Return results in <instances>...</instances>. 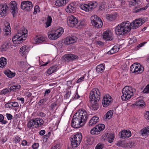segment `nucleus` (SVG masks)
I'll return each instance as SVG.
<instances>
[{
	"instance_id": "nucleus-1",
	"label": "nucleus",
	"mask_w": 149,
	"mask_h": 149,
	"mask_svg": "<svg viewBox=\"0 0 149 149\" xmlns=\"http://www.w3.org/2000/svg\"><path fill=\"white\" fill-rule=\"evenodd\" d=\"M86 111L83 109H80L78 112L73 116L71 121L72 126L74 128H79L84 125L88 118Z\"/></svg>"
},
{
	"instance_id": "nucleus-2",
	"label": "nucleus",
	"mask_w": 149,
	"mask_h": 149,
	"mask_svg": "<svg viewBox=\"0 0 149 149\" xmlns=\"http://www.w3.org/2000/svg\"><path fill=\"white\" fill-rule=\"evenodd\" d=\"M130 22L126 21L121 23L116 26L115 29L116 33L118 36H124L131 30Z\"/></svg>"
},
{
	"instance_id": "nucleus-3",
	"label": "nucleus",
	"mask_w": 149,
	"mask_h": 149,
	"mask_svg": "<svg viewBox=\"0 0 149 149\" xmlns=\"http://www.w3.org/2000/svg\"><path fill=\"white\" fill-rule=\"evenodd\" d=\"M27 31L26 30H22V31H19L18 33L15 35L12 38L13 43L15 44H19L22 42L24 40L27 36Z\"/></svg>"
},
{
	"instance_id": "nucleus-4",
	"label": "nucleus",
	"mask_w": 149,
	"mask_h": 149,
	"mask_svg": "<svg viewBox=\"0 0 149 149\" xmlns=\"http://www.w3.org/2000/svg\"><path fill=\"white\" fill-rule=\"evenodd\" d=\"M135 91V89H132L131 88L128 86H126L123 89L122 93L123 95L121 97L122 100H127L133 95V91Z\"/></svg>"
},
{
	"instance_id": "nucleus-5",
	"label": "nucleus",
	"mask_w": 149,
	"mask_h": 149,
	"mask_svg": "<svg viewBox=\"0 0 149 149\" xmlns=\"http://www.w3.org/2000/svg\"><path fill=\"white\" fill-rule=\"evenodd\" d=\"M100 93L97 88L93 89L90 94L89 98L91 102H99L100 99Z\"/></svg>"
},
{
	"instance_id": "nucleus-6",
	"label": "nucleus",
	"mask_w": 149,
	"mask_h": 149,
	"mask_svg": "<svg viewBox=\"0 0 149 149\" xmlns=\"http://www.w3.org/2000/svg\"><path fill=\"white\" fill-rule=\"evenodd\" d=\"M143 67L138 63H134L130 67V71L132 73L137 74L142 73L144 70Z\"/></svg>"
},
{
	"instance_id": "nucleus-7",
	"label": "nucleus",
	"mask_w": 149,
	"mask_h": 149,
	"mask_svg": "<svg viewBox=\"0 0 149 149\" xmlns=\"http://www.w3.org/2000/svg\"><path fill=\"white\" fill-rule=\"evenodd\" d=\"M97 3L95 1H91L88 4H84L80 6L81 8L86 12H88L96 7L97 5Z\"/></svg>"
},
{
	"instance_id": "nucleus-8",
	"label": "nucleus",
	"mask_w": 149,
	"mask_h": 149,
	"mask_svg": "<svg viewBox=\"0 0 149 149\" xmlns=\"http://www.w3.org/2000/svg\"><path fill=\"white\" fill-rule=\"evenodd\" d=\"M146 20L145 18H139L134 20L131 23H130L131 29H136L144 23Z\"/></svg>"
},
{
	"instance_id": "nucleus-9",
	"label": "nucleus",
	"mask_w": 149,
	"mask_h": 149,
	"mask_svg": "<svg viewBox=\"0 0 149 149\" xmlns=\"http://www.w3.org/2000/svg\"><path fill=\"white\" fill-rule=\"evenodd\" d=\"M104 128L105 125L104 124H98L91 130V133L93 134L98 135L100 134Z\"/></svg>"
},
{
	"instance_id": "nucleus-10",
	"label": "nucleus",
	"mask_w": 149,
	"mask_h": 149,
	"mask_svg": "<svg viewBox=\"0 0 149 149\" xmlns=\"http://www.w3.org/2000/svg\"><path fill=\"white\" fill-rule=\"evenodd\" d=\"M78 19L77 17L73 15L68 17L67 19V23L70 27H73L78 24Z\"/></svg>"
},
{
	"instance_id": "nucleus-11",
	"label": "nucleus",
	"mask_w": 149,
	"mask_h": 149,
	"mask_svg": "<svg viewBox=\"0 0 149 149\" xmlns=\"http://www.w3.org/2000/svg\"><path fill=\"white\" fill-rule=\"evenodd\" d=\"M33 7L32 2L28 1H22L21 4V9L28 12L31 11Z\"/></svg>"
},
{
	"instance_id": "nucleus-12",
	"label": "nucleus",
	"mask_w": 149,
	"mask_h": 149,
	"mask_svg": "<svg viewBox=\"0 0 149 149\" xmlns=\"http://www.w3.org/2000/svg\"><path fill=\"white\" fill-rule=\"evenodd\" d=\"M77 39V38L75 36H68L63 39L62 42L65 45H69L75 42Z\"/></svg>"
},
{
	"instance_id": "nucleus-13",
	"label": "nucleus",
	"mask_w": 149,
	"mask_h": 149,
	"mask_svg": "<svg viewBox=\"0 0 149 149\" xmlns=\"http://www.w3.org/2000/svg\"><path fill=\"white\" fill-rule=\"evenodd\" d=\"M78 59V57L74 54H67L64 55L62 58L63 61L68 62L70 60H76Z\"/></svg>"
},
{
	"instance_id": "nucleus-14",
	"label": "nucleus",
	"mask_w": 149,
	"mask_h": 149,
	"mask_svg": "<svg viewBox=\"0 0 149 149\" xmlns=\"http://www.w3.org/2000/svg\"><path fill=\"white\" fill-rule=\"evenodd\" d=\"M112 99L109 95L104 96L102 100V104L104 107H107L111 103Z\"/></svg>"
},
{
	"instance_id": "nucleus-15",
	"label": "nucleus",
	"mask_w": 149,
	"mask_h": 149,
	"mask_svg": "<svg viewBox=\"0 0 149 149\" xmlns=\"http://www.w3.org/2000/svg\"><path fill=\"white\" fill-rule=\"evenodd\" d=\"M17 3L15 1H11L9 4V8L11 10V12L12 13L13 17L15 16L17 12Z\"/></svg>"
},
{
	"instance_id": "nucleus-16",
	"label": "nucleus",
	"mask_w": 149,
	"mask_h": 149,
	"mask_svg": "<svg viewBox=\"0 0 149 149\" xmlns=\"http://www.w3.org/2000/svg\"><path fill=\"white\" fill-rule=\"evenodd\" d=\"M119 136L120 138L123 139L128 138L131 136V133L129 130H125L120 132Z\"/></svg>"
},
{
	"instance_id": "nucleus-17",
	"label": "nucleus",
	"mask_w": 149,
	"mask_h": 149,
	"mask_svg": "<svg viewBox=\"0 0 149 149\" xmlns=\"http://www.w3.org/2000/svg\"><path fill=\"white\" fill-rule=\"evenodd\" d=\"M1 8L0 9V15L1 16H5L6 15L8 9L9 7L5 3L1 4Z\"/></svg>"
},
{
	"instance_id": "nucleus-18",
	"label": "nucleus",
	"mask_w": 149,
	"mask_h": 149,
	"mask_svg": "<svg viewBox=\"0 0 149 149\" xmlns=\"http://www.w3.org/2000/svg\"><path fill=\"white\" fill-rule=\"evenodd\" d=\"M76 8L74 4L71 3L69 4L65 9L66 12L69 13H74L76 11Z\"/></svg>"
},
{
	"instance_id": "nucleus-19",
	"label": "nucleus",
	"mask_w": 149,
	"mask_h": 149,
	"mask_svg": "<svg viewBox=\"0 0 149 149\" xmlns=\"http://www.w3.org/2000/svg\"><path fill=\"white\" fill-rule=\"evenodd\" d=\"M103 38L105 40L107 41L112 40V38L111 33L107 31L104 32L103 33Z\"/></svg>"
},
{
	"instance_id": "nucleus-20",
	"label": "nucleus",
	"mask_w": 149,
	"mask_h": 149,
	"mask_svg": "<svg viewBox=\"0 0 149 149\" xmlns=\"http://www.w3.org/2000/svg\"><path fill=\"white\" fill-rule=\"evenodd\" d=\"M117 17V13H113L108 14L106 15V18L111 21L114 20Z\"/></svg>"
},
{
	"instance_id": "nucleus-21",
	"label": "nucleus",
	"mask_w": 149,
	"mask_h": 149,
	"mask_svg": "<svg viewBox=\"0 0 149 149\" xmlns=\"http://www.w3.org/2000/svg\"><path fill=\"white\" fill-rule=\"evenodd\" d=\"M58 34H57L56 31L50 32L48 34V37L50 39L54 40L57 39L59 37Z\"/></svg>"
},
{
	"instance_id": "nucleus-22",
	"label": "nucleus",
	"mask_w": 149,
	"mask_h": 149,
	"mask_svg": "<svg viewBox=\"0 0 149 149\" xmlns=\"http://www.w3.org/2000/svg\"><path fill=\"white\" fill-rule=\"evenodd\" d=\"M99 121L98 117L96 116L93 117L90 120L89 124L90 125L93 126Z\"/></svg>"
},
{
	"instance_id": "nucleus-23",
	"label": "nucleus",
	"mask_w": 149,
	"mask_h": 149,
	"mask_svg": "<svg viewBox=\"0 0 149 149\" xmlns=\"http://www.w3.org/2000/svg\"><path fill=\"white\" fill-rule=\"evenodd\" d=\"M58 69V66L57 65H55L51 67L49 69H48L47 72L49 75H50L53 73L56 72Z\"/></svg>"
},
{
	"instance_id": "nucleus-24",
	"label": "nucleus",
	"mask_w": 149,
	"mask_h": 149,
	"mask_svg": "<svg viewBox=\"0 0 149 149\" xmlns=\"http://www.w3.org/2000/svg\"><path fill=\"white\" fill-rule=\"evenodd\" d=\"M35 120V127H39L42 125L44 121L42 119L40 118H35L34 119Z\"/></svg>"
},
{
	"instance_id": "nucleus-25",
	"label": "nucleus",
	"mask_w": 149,
	"mask_h": 149,
	"mask_svg": "<svg viewBox=\"0 0 149 149\" xmlns=\"http://www.w3.org/2000/svg\"><path fill=\"white\" fill-rule=\"evenodd\" d=\"M101 20V19L97 15H93L91 17V21L92 24L95 25V24L96 22H98L99 23H101L99 21Z\"/></svg>"
},
{
	"instance_id": "nucleus-26",
	"label": "nucleus",
	"mask_w": 149,
	"mask_h": 149,
	"mask_svg": "<svg viewBox=\"0 0 149 149\" xmlns=\"http://www.w3.org/2000/svg\"><path fill=\"white\" fill-rule=\"evenodd\" d=\"M28 47L25 45L22 46L20 49V53L23 56H25L28 53Z\"/></svg>"
},
{
	"instance_id": "nucleus-27",
	"label": "nucleus",
	"mask_w": 149,
	"mask_h": 149,
	"mask_svg": "<svg viewBox=\"0 0 149 149\" xmlns=\"http://www.w3.org/2000/svg\"><path fill=\"white\" fill-rule=\"evenodd\" d=\"M68 2V0H57L55 2V5L58 6H62Z\"/></svg>"
},
{
	"instance_id": "nucleus-28",
	"label": "nucleus",
	"mask_w": 149,
	"mask_h": 149,
	"mask_svg": "<svg viewBox=\"0 0 149 149\" xmlns=\"http://www.w3.org/2000/svg\"><path fill=\"white\" fill-rule=\"evenodd\" d=\"M72 137L74 138V139H76L78 142V143L80 144L82 139L81 133L79 132Z\"/></svg>"
},
{
	"instance_id": "nucleus-29",
	"label": "nucleus",
	"mask_w": 149,
	"mask_h": 149,
	"mask_svg": "<svg viewBox=\"0 0 149 149\" xmlns=\"http://www.w3.org/2000/svg\"><path fill=\"white\" fill-rule=\"evenodd\" d=\"M98 102H91L92 104L91 109L94 111H96L99 107V104L98 103Z\"/></svg>"
},
{
	"instance_id": "nucleus-30",
	"label": "nucleus",
	"mask_w": 149,
	"mask_h": 149,
	"mask_svg": "<svg viewBox=\"0 0 149 149\" xmlns=\"http://www.w3.org/2000/svg\"><path fill=\"white\" fill-rule=\"evenodd\" d=\"M119 49L116 45L114 46L110 50V51L108 52L107 54H113L118 52Z\"/></svg>"
},
{
	"instance_id": "nucleus-31",
	"label": "nucleus",
	"mask_w": 149,
	"mask_h": 149,
	"mask_svg": "<svg viewBox=\"0 0 149 149\" xmlns=\"http://www.w3.org/2000/svg\"><path fill=\"white\" fill-rule=\"evenodd\" d=\"M70 140L71 146L73 148L77 147L80 144L76 139H74L72 137H71Z\"/></svg>"
},
{
	"instance_id": "nucleus-32",
	"label": "nucleus",
	"mask_w": 149,
	"mask_h": 149,
	"mask_svg": "<svg viewBox=\"0 0 149 149\" xmlns=\"http://www.w3.org/2000/svg\"><path fill=\"white\" fill-rule=\"evenodd\" d=\"M135 105L140 107H145L146 104L144 101L142 100L139 99L135 103Z\"/></svg>"
},
{
	"instance_id": "nucleus-33",
	"label": "nucleus",
	"mask_w": 149,
	"mask_h": 149,
	"mask_svg": "<svg viewBox=\"0 0 149 149\" xmlns=\"http://www.w3.org/2000/svg\"><path fill=\"white\" fill-rule=\"evenodd\" d=\"M10 44V42L8 41L5 42L4 44L1 46L2 50L6 51L9 48Z\"/></svg>"
},
{
	"instance_id": "nucleus-34",
	"label": "nucleus",
	"mask_w": 149,
	"mask_h": 149,
	"mask_svg": "<svg viewBox=\"0 0 149 149\" xmlns=\"http://www.w3.org/2000/svg\"><path fill=\"white\" fill-rule=\"evenodd\" d=\"M104 67L103 64H101L97 65L96 68V71L98 73H102L104 70Z\"/></svg>"
},
{
	"instance_id": "nucleus-35",
	"label": "nucleus",
	"mask_w": 149,
	"mask_h": 149,
	"mask_svg": "<svg viewBox=\"0 0 149 149\" xmlns=\"http://www.w3.org/2000/svg\"><path fill=\"white\" fill-rule=\"evenodd\" d=\"M113 110H110L109 111L104 115V118L106 119L111 118L113 116Z\"/></svg>"
},
{
	"instance_id": "nucleus-36",
	"label": "nucleus",
	"mask_w": 149,
	"mask_h": 149,
	"mask_svg": "<svg viewBox=\"0 0 149 149\" xmlns=\"http://www.w3.org/2000/svg\"><path fill=\"white\" fill-rule=\"evenodd\" d=\"M107 140L108 142L109 143H111L112 142L114 139V135L113 134H108L107 136Z\"/></svg>"
},
{
	"instance_id": "nucleus-37",
	"label": "nucleus",
	"mask_w": 149,
	"mask_h": 149,
	"mask_svg": "<svg viewBox=\"0 0 149 149\" xmlns=\"http://www.w3.org/2000/svg\"><path fill=\"white\" fill-rule=\"evenodd\" d=\"M4 73L9 78L13 77L15 76V73H13L10 70H5Z\"/></svg>"
},
{
	"instance_id": "nucleus-38",
	"label": "nucleus",
	"mask_w": 149,
	"mask_h": 149,
	"mask_svg": "<svg viewBox=\"0 0 149 149\" xmlns=\"http://www.w3.org/2000/svg\"><path fill=\"white\" fill-rule=\"evenodd\" d=\"M128 2L130 6H133L136 4H139L140 3L139 0H128Z\"/></svg>"
},
{
	"instance_id": "nucleus-39",
	"label": "nucleus",
	"mask_w": 149,
	"mask_h": 149,
	"mask_svg": "<svg viewBox=\"0 0 149 149\" xmlns=\"http://www.w3.org/2000/svg\"><path fill=\"white\" fill-rule=\"evenodd\" d=\"M6 59L4 57H1L0 59V67H4L7 64Z\"/></svg>"
},
{
	"instance_id": "nucleus-40",
	"label": "nucleus",
	"mask_w": 149,
	"mask_h": 149,
	"mask_svg": "<svg viewBox=\"0 0 149 149\" xmlns=\"http://www.w3.org/2000/svg\"><path fill=\"white\" fill-rule=\"evenodd\" d=\"M35 120H34L33 119L29 121L27 123V127L28 128L30 129L32 126L35 125Z\"/></svg>"
},
{
	"instance_id": "nucleus-41",
	"label": "nucleus",
	"mask_w": 149,
	"mask_h": 149,
	"mask_svg": "<svg viewBox=\"0 0 149 149\" xmlns=\"http://www.w3.org/2000/svg\"><path fill=\"white\" fill-rule=\"evenodd\" d=\"M20 87L21 86L20 85H16L11 86L10 89L11 91H16L19 90Z\"/></svg>"
},
{
	"instance_id": "nucleus-42",
	"label": "nucleus",
	"mask_w": 149,
	"mask_h": 149,
	"mask_svg": "<svg viewBox=\"0 0 149 149\" xmlns=\"http://www.w3.org/2000/svg\"><path fill=\"white\" fill-rule=\"evenodd\" d=\"M52 21V19L51 17L48 15L47 17V21L46 23L47 27H48L51 25Z\"/></svg>"
},
{
	"instance_id": "nucleus-43",
	"label": "nucleus",
	"mask_w": 149,
	"mask_h": 149,
	"mask_svg": "<svg viewBox=\"0 0 149 149\" xmlns=\"http://www.w3.org/2000/svg\"><path fill=\"white\" fill-rule=\"evenodd\" d=\"M137 7H135L134 9L133 10L134 12L135 13H137L142 10H145L147 8V7L146 6H145L138 9H137Z\"/></svg>"
},
{
	"instance_id": "nucleus-44",
	"label": "nucleus",
	"mask_w": 149,
	"mask_h": 149,
	"mask_svg": "<svg viewBox=\"0 0 149 149\" xmlns=\"http://www.w3.org/2000/svg\"><path fill=\"white\" fill-rule=\"evenodd\" d=\"M99 21L101 23H99L98 22H97L95 23V25H92L97 28H101L103 25V22L101 20Z\"/></svg>"
},
{
	"instance_id": "nucleus-45",
	"label": "nucleus",
	"mask_w": 149,
	"mask_h": 149,
	"mask_svg": "<svg viewBox=\"0 0 149 149\" xmlns=\"http://www.w3.org/2000/svg\"><path fill=\"white\" fill-rule=\"evenodd\" d=\"M45 38L42 37H40L37 38L36 40V42L38 43V44L42 42H45Z\"/></svg>"
},
{
	"instance_id": "nucleus-46",
	"label": "nucleus",
	"mask_w": 149,
	"mask_h": 149,
	"mask_svg": "<svg viewBox=\"0 0 149 149\" xmlns=\"http://www.w3.org/2000/svg\"><path fill=\"white\" fill-rule=\"evenodd\" d=\"M141 134L143 136H146L149 134V131H148L146 128L143 129L141 131Z\"/></svg>"
},
{
	"instance_id": "nucleus-47",
	"label": "nucleus",
	"mask_w": 149,
	"mask_h": 149,
	"mask_svg": "<svg viewBox=\"0 0 149 149\" xmlns=\"http://www.w3.org/2000/svg\"><path fill=\"white\" fill-rule=\"evenodd\" d=\"M11 91L10 88H6L2 90L0 93V94L6 95L7 93L10 92Z\"/></svg>"
},
{
	"instance_id": "nucleus-48",
	"label": "nucleus",
	"mask_w": 149,
	"mask_h": 149,
	"mask_svg": "<svg viewBox=\"0 0 149 149\" xmlns=\"http://www.w3.org/2000/svg\"><path fill=\"white\" fill-rule=\"evenodd\" d=\"M0 122L2 124H6L8 122L6 120H4V116L2 114H0Z\"/></svg>"
},
{
	"instance_id": "nucleus-49",
	"label": "nucleus",
	"mask_w": 149,
	"mask_h": 149,
	"mask_svg": "<svg viewBox=\"0 0 149 149\" xmlns=\"http://www.w3.org/2000/svg\"><path fill=\"white\" fill-rule=\"evenodd\" d=\"M57 34H58V36L60 37L64 32V30L62 28H59L56 31Z\"/></svg>"
},
{
	"instance_id": "nucleus-50",
	"label": "nucleus",
	"mask_w": 149,
	"mask_h": 149,
	"mask_svg": "<svg viewBox=\"0 0 149 149\" xmlns=\"http://www.w3.org/2000/svg\"><path fill=\"white\" fill-rule=\"evenodd\" d=\"M40 8L38 5H36L34 7V10L33 12L34 14H36L37 13L40 12Z\"/></svg>"
},
{
	"instance_id": "nucleus-51",
	"label": "nucleus",
	"mask_w": 149,
	"mask_h": 149,
	"mask_svg": "<svg viewBox=\"0 0 149 149\" xmlns=\"http://www.w3.org/2000/svg\"><path fill=\"white\" fill-rule=\"evenodd\" d=\"M93 138L90 137H87L86 138V141L88 145H91L93 143Z\"/></svg>"
},
{
	"instance_id": "nucleus-52",
	"label": "nucleus",
	"mask_w": 149,
	"mask_h": 149,
	"mask_svg": "<svg viewBox=\"0 0 149 149\" xmlns=\"http://www.w3.org/2000/svg\"><path fill=\"white\" fill-rule=\"evenodd\" d=\"M47 100V99L45 98L40 100L38 102V104L41 106L45 103Z\"/></svg>"
},
{
	"instance_id": "nucleus-53",
	"label": "nucleus",
	"mask_w": 149,
	"mask_h": 149,
	"mask_svg": "<svg viewBox=\"0 0 149 149\" xmlns=\"http://www.w3.org/2000/svg\"><path fill=\"white\" fill-rule=\"evenodd\" d=\"M50 132H49L48 133V134H47L44 136L43 140L44 142H46L47 141L48 138L50 135Z\"/></svg>"
},
{
	"instance_id": "nucleus-54",
	"label": "nucleus",
	"mask_w": 149,
	"mask_h": 149,
	"mask_svg": "<svg viewBox=\"0 0 149 149\" xmlns=\"http://www.w3.org/2000/svg\"><path fill=\"white\" fill-rule=\"evenodd\" d=\"M143 92L144 93H149V85L148 84L146 86L145 88L143 91Z\"/></svg>"
},
{
	"instance_id": "nucleus-55",
	"label": "nucleus",
	"mask_w": 149,
	"mask_h": 149,
	"mask_svg": "<svg viewBox=\"0 0 149 149\" xmlns=\"http://www.w3.org/2000/svg\"><path fill=\"white\" fill-rule=\"evenodd\" d=\"M127 145L130 148H132L134 146V143L133 142L129 141L127 143Z\"/></svg>"
},
{
	"instance_id": "nucleus-56",
	"label": "nucleus",
	"mask_w": 149,
	"mask_h": 149,
	"mask_svg": "<svg viewBox=\"0 0 149 149\" xmlns=\"http://www.w3.org/2000/svg\"><path fill=\"white\" fill-rule=\"evenodd\" d=\"M136 38L134 37L132 38H130L129 43L130 44H132L136 41Z\"/></svg>"
},
{
	"instance_id": "nucleus-57",
	"label": "nucleus",
	"mask_w": 149,
	"mask_h": 149,
	"mask_svg": "<svg viewBox=\"0 0 149 149\" xmlns=\"http://www.w3.org/2000/svg\"><path fill=\"white\" fill-rule=\"evenodd\" d=\"M39 146V144L38 143H34L32 146V148L33 149H37Z\"/></svg>"
},
{
	"instance_id": "nucleus-58",
	"label": "nucleus",
	"mask_w": 149,
	"mask_h": 149,
	"mask_svg": "<svg viewBox=\"0 0 149 149\" xmlns=\"http://www.w3.org/2000/svg\"><path fill=\"white\" fill-rule=\"evenodd\" d=\"M103 147V145L102 144H98L95 147V149H101Z\"/></svg>"
},
{
	"instance_id": "nucleus-59",
	"label": "nucleus",
	"mask_w": 149,
	"mask_h": 149,
	"mask_svg": "<svg viewBox=\"0 0 149 149\" xmlns=\"http://www.w3.org/2000/svg\"><path fill=\"white\" fill-rule=\"evenodd\" d=\"M85 24V22L83 20H79V21H78V24H78V25L80 26L81 25L82 26H84Z\"/></svg>"
},
{
	"instance_id": "nucleus-60",
	"label": "nucleus",
	"mask_w": 149,
	"mask_h": 149,
	"mask_svg": "<svg viewBox=\"0 0 149 149\" xmlns=\"http://www.w3.org/2000/svg\"><path fill=\"white\" fill-rule=\"evenodd\" d=\"M5 107L7 108H11L12 107V104L11 102H9L6 103L5 105Z\"/></svg>"
},
{
	"instance_id": "nucleus-61",
	"label": "nucleus",
	"mask_w": 149,
	"mask_h": 149,
	"mask_svg": "<svg viewBox=\"0 0 149 149\" xmlns=\"http://www.w3.org/2000/svg\"><path fill=\"white\" fill-rule=\"evenodd\" d=\"M60 144H57L56 145L52 147L51 149H60Z\"/></svg>"
},
{
	"instance_id": "nucleus-62",
	"label": "nucleus",
	"mask_w": 149,
	"mask_h": 149,
	"mask_svg": "<svg viewBox=\"0 0 149 149\" xmlns=\"http://www.w3.org/2000/svg\"><path fill=\"white\" fill-rule=\"evenodd\" d=\"M57 106V104L54 102L52 103L50 106V109L51 110H53L55 107Z\"/></svg>"
},
{
	"instance_id": "nucleus-63",
	"label": "nucleus",
	"mask_w": 149,
	"mask_h": 149,
	"mask_svg": "<svg viewBox=\"0 0 149 149\" xmlns=\"http://www.w3.org/2000/svg\"><path fill=\"white\" fill-rule=\"evenodd\" d=\"M71 94V93L69 91L66 93L64 95V98L65 99H67L69 98Z\"/></svg>"
},
{
	"instance_id": "nucleus-64",
	"label": "nucleus",
	"mask_w": 149,
	"mask_h": 149,
	"mask_svg": "<svg viewBox=\"0 0 149 149\" xmlns=\"http://www.w3.org/2000/svg\"><path fill=\"white\" fill-rule=\"evenodd\" d=\"M6 117L8 120H11L13 118L12 115L10 113H6Z\"/></svg>"
}]
</instances>
